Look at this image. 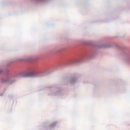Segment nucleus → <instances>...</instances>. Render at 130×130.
<instances>
[{"instance_id": "obj_1", "label": "nucleus", "mask_w": 130, "mask_h": 130, "mask_svg": "<svg viewBox=\"0 0 130 130\" xmlns=\"http://www.w3.org/2000/svg\"><path fill=\"white\" fill-rule=\"evenodd\" d=\"M34 75H35V73L34 72L25 73L23 74V77H24L25 78H27V77H33Z\"/></svg>"}, {"instance_id": "obj_2", "label": "nucleus", "mask_w": 130, "mask_h": 130, "mask_svg": "<svg viewBox=\"0 0 130 130\" xmlns=\"http://www.w3.org/2000/svg\"><path fill=\"white\" fill-rule=\"evenodd\" d=\"M3 83H7V82H9V79H3L2 80Z\"/></svg>"}, {"instance_id": "obj_3", "label": "nucleus", "mask_w": 130, "mask_h": 130, "mask_svg": "<svg viewBox=\"0 0 130 130\" xmlns=\"http://www.w3.org/2000/svg\"><path fill=\"white\" fill-rule=\"evenodd\" d=\"M56 125V123H53L51 124L50 126H55Z\"/></svg>"}]
</instances>
